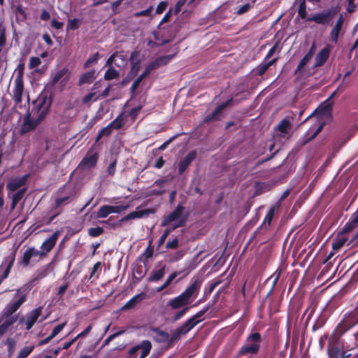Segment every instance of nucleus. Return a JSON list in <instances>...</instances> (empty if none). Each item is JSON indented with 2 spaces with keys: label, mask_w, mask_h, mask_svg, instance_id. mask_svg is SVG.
I'll list each match as a JSON object with an SVG mask.
<instances>
[{
  "label": "nucleus",
  "mask_w": 358,
  "mask_h": 358,
  "mask_svg": "<svg viewBox=\"0 0 358 358\" xmlns=\"http://www.w3.org/2000/svg\"><path fill=\"white\" fill-rule=\"evenodd\" d=\"M201 287V281L196 279L178 296L171 299L167 306L173 310L184 308L192 301V298H196Z\"/></svg>",
  "instance_id": "obj_1"
},
{
  "label": "nucleus",
  "mask_w": 358,
  "mask_h": 358,
  "mask_svg": "<svg viewBox=\"0 0 358 358\" xmlns=\"http://www.w3.org/2000/svg\"><path fill=\"white\" fill-rule=\"evenodd\" d=\"M324 338L328 339V352L330 358H350V350L354 346L345 345L342 337H320V343L324 342Z\"/></svg>",
  "instance_id": "obj_2"
},
{
  "label": "nucleus",
  "mask_w": 358,
  "mask_h": 358,
  "mask_svg": "<svg viewBox=\"0 0 358 358\" xmlns=\"http://www.w3.org/2000/svg\"><path fill=\"white\" fill-rule=\"evenodd\" d=\"M336 94V92H334L330 97L323 103L313 114L309 117V120H316L315 125L316 129L313 132L312 137L316 136L322 129L323 126L326 122L331 119V105L332 102L331 99Z\"/></svg>",
  "instance_id": "obj_3"
},
{
  "label": "nucleus",
  "mask_w": 358,
  "mask_h": 358,
  "mask_svg": "<svg viewBox=\"0 0 358 358\" xmlns=\"http://www.w3.org/2000/svg\"><path fill=\"white\" fill-rule=\"evenodd\" d=\"M51 103L52 101L50 97L48 96L46 94H40L33 102L34 108L29 113L32 115L34 114L39 120H43L47 115Z\"/></svg>",
  "instance_id": "obj_4"
},
{
  "label": "nucleus",
  "mask_w": 358,
  "mask_h": 358,
  "mask_svg": "<svg viewBox=\"0 0 358 358\" xmlns=\"http://www.w3.org/2000/svg\"><path fill=\"white\" fill-rule=\"evenodd\" d=\"M186 220V217L183 214V208L178 206L174 211L165 217L162 222V226L166 227L172 224V229L182 226Z\"/></svg>",
  "instance_id": "obj_5"
},
{
  "label": "nucleus",
  "mask_w": 358,
  "mask_h": 358,
  "mask_svg": "<svg viewBox=\"0 0 358 358\" xmlns=\"http://www.w3.org/2000/svg\"><path fill=\"white\" fill-rule=\"evenodd\" d=\"M152 348V344L149 341H143L131 348L128 351V358H145Z\"/></svg>",
  "instance_id": "obj_6"
},
{
  "label": "nucleus",
  "mask_w": 358,
  "mask_h": 358,
  "mask_svg": "<svg viewBox=\"0 0 358 358\" xmlns=\"http://www.w3.org/2000/svg\"><path fill=\"white\" fill-rule=\"evenodd\" d=\"M338 12V7H333L325 12L315 14L311 17H308L307 20L310 22H315L317 24H331L332 19L334 17V16L336 15Z\"/></svg>",
  "instance_id": "obj_7"
},
{
  "label": "nucleus",
  "mask_w": 358,
  "mask_h": 358,
  "mask_svg": "<svg viewBox=\"0 0 358 358\" xmlns=\"http://www.w3.org/2000/svg\"><path fill=\"white\" fill-rule=\"evenodd\" d=\"M24 93V82L22 67L18 71L14 80V86L13 90L12 97L16 105H19L22 102V94Z\"/></svg>",
  "instance_id": "obj_8"
},
{
  "label": "nucleus",
  "mask_w": 358,
  "mask_h": 358,
  "mask_svg": "<svg viewBox=\"0 0 358 358\" xmlns=\"http://www.w3.org/2000/svg\"><path fill=\"white\" fill-rule=\"evenodd\" d=\"M261 341V337H248L246 343L241 347L238 352L241 356L248 355H255L259 349V343Z\"/></svg>",
  "instance_id": "obj_9"
},
{
  "label": "nucleus",
  "mask_w": 358,
  "mask_h": 358,
  "mask_svg": "<svg viewBox=\"0 0 358 358\" xmlns=\"http://www.w3.org/2000/svg\"><path fill=\"white\" fill-rule=\"evenodd\" d=\"M42 120H39L38 117L29 112H28L22 119V123L20 128L21 134H24L31 131L34 130Z\"/></svg>",
  "instance_id": "obj_10"
},
{
  "label": "nucleus",
  "mask_w": 358,
  "mask_h": 358,
  "mask_svg": "<svg viewBox=\"0 0 358 358\" xmlns=\"http://www.w3.org/2000/svg\"><path fill=\"white\" fill-rule=\"evenodd\" d=\"M15 259V252L10 253L3 261L0 266V284L9 275L10 269L14 264Z\"/></svg>",
  "instance_id": "obj_11"
},
{
  "label": "nucleus",
  "mask_w": 358,
  "mask_h": 358,
  "mask_svg": "<svg viewBox=\"0 0 358 358\" xmlns=\"http://www.w3.org/2000/svg\"><path fill=\"white\" fill-rule=\"evenodd\" d=\"M41 308L31 310L25 317L20 320V324L24 325L26 329H30L41 316Z\"/></svg>",
  "instance_id": "obj_12"
},
{
  "label": "nucleus",
  "mask_w": 358,
  "mask_h": 358,
  "mask_svg": "<svg viewBox=\"0 0 358 358\" xmlns=\"http://www.w3.org/2000/svg\"><path fill=\"white\" fill-rule=\"evenodd\" d=\"M26 295L22 294L21 289H17L13 301L10 302L6 307V313L12 316L20 306L25 301Z\"/></svg>",
  "instance_id": "obj_13"
},
{
  "label": "nucleus",
  "mask_w": 358,
  "mask_h": 358,
  "mask_svg": "<svg viewBox=\"0 0 358 358\" xmlns=\"http://www.w3.org/2000/svg\"><path fill=\"white\" fill-rule=\"evenodd\" d=\"M208 310V307L203 308L201 310L198 312L191 318H189L182 327V332L183 334L187 333L192 329L196 324L203 320V315Z\"/></svg>",
  "instance_id": "obj_14"
},
{
  "label": "nucleus",
  "mask_w": 358,
  "mask_h": 358,
  "mask_svg": "<svg viewBox=\"0 0 358 358\" xmlns=\"http://www.w3.org/2000/svg\"><path fill=\"white\" fill-rule=\"evenodd\" d=\"M97 159L98 153L95 150L92 148L87 152V155L80 162L78 166L83 169L92 168L96 164Z\"/></svg>",
  "instance_id": "obj_15"
},
{
  "label": "nucleus",
  "mask_w": 358,
  "mask_h": 358,
  "mask_svg": "<svg viewBox=\"0 0 358 358\" xmlns=\"http://www.w3.org/2000/svg\"><path fill=\"white\" fill-rule=\"evenodd\" d=\"M156 210L155 208H149V209H141V207L136 208V210L131 212L122 217L120 220V222H127L130 220L142 218L144 217H148L150 214H154Z\"/></svg>",
  "instance_id": "obj_16"
},
{
  "label": "nucleus",
  "mask_w": 358,
  "mask_h": 358,
  "mask_svg": "<svg viewBox=\"0 0 358 358\" xmlns=\"http://www.w3.org/2000/svg\"><path fill=\"white\" fill-rule=\"evenodd\" d=\"M61 234V231H56L50 237L42 243L41 248L43 252H45V255H47L55 247Z\"/></svg>",
  "instance_id": "obj_17"
},
{
  "label": "nucleus",
  "mask_w": 358,
  "mask_h": 358,
  "mask_svg": "<svg viewBox=\"0 0 358 358\" xmlns=\"http://www.w3.org/2000/svg\"><path fill=\"white\" fill-rule=\"evenodd\" d=\"M27 179V176L15 177L9 179L6 187L9 191L14 192L22 187Z\"/></svg>",
  "instance_id": "obj_18"
},
{
  "label": "nucleus",
  "mask_w": 358,
  "mask_h": 358,
  "mask_svg": "<svg viewBox=\"0 0 358 358\" xmlns=\"http://www.w3.org/2000/svg\"><path fill=\"white\" fill-rule=\"evenodd\" d=\"M344 23V18L343 15H340L338 19L337 20L335 25L332 28L330 34L329 38L330 41L334 43H336L338 41L339 34L341 31V28Z\"/></svg>",
  "instance_id": "obj_19"
},
{
  "label": "nucleus",
  "mask_w": 358,
  "mask_h": 358,
  "mask_svg": "<svg viewBox=\"0 0 358 358\" xmlns=\"http://www.w3.org/2000/svg\"><path fill=\"white\" fill-rule=\"evenodd\" d=\"M180 337H155V341L161 343V348L164 350L173 347Z\"/></svg>",
  "instance_id": "obj_20"
},
{
  "label": "nucleus",
  "mask_w": 358,
  "mask_h": 358,
  "mask_svg": "<svg viewBox=\"0 0 358 358\" xmlns=\"http://www.w3.org/2000/svg\"><path fill=\"white\" fill-rule=\"evenodd\" d=\"M173 58L172 55H166L157 58L155 61L150 62L148 66L150 69L154 70L168 64Z\"/></svg>",
  "instance_id": "obj_21"
},
{
  "label": "nucleus",
  "mask_w": 358,
  "mask_h": 358,
  "mask_svg": "<svg viewBox=\"0 0 358 358\" xmlns=\"http://www.w3.org/2000/svg\"><path fill=\"white\" fill-rule=\"evenodd\" d=\"M196 152L195 151H192L184 157V159L180 162L179 164V173L180 174L185 171V169L188 167L191 162L196 158Z\"/></svg>",
  "instance_id": "obj_22"
},
{
  "label": "nucleus",
  "mask_w": 358,
  "mask_h": 358,
  "mask_svg": "<svg viewBox=\"0 0 358 358\" xmlns=\"http://www.w3.org/2000/svg\"><path fill=\"white\" fill-rule=\"evenodd\" d=\"M278 131L280 132V136L287 138L291 129V122L287 118L283 119L278 125Z\"/></svg>",
  "instance_id": "obj_23"
},
{
  "label": "nucleus",
  "mask_w": 358,
  "mask_h": 358,
  "mask_svg": "<svg viewBox=\"0 0 358 358\" xmlns=\"http://www.w3.org/2000/svg\"><path fill=\"white\" fill-rule=\"evenodd\" d=\"M69 79V72L66 69H62L56 72L52 76V83L53 85L56 84L59 81H61L62 84H64Z\"/></svg>",
  "instance_id": "obj_24"
},
{
  "label": "nucleus",
  "mask_w": 358,
  "mask_h": 358,
  "mask_svg": "<svg viewBox=\"0 0 358 358\" xmlns=\"http://www.w3.org/2000/svg\"><path fill=\"white\" fill-rule=\"evenodd\" d=\"M159 268L158 269L156 268L152 271L148 278L149 281L155 282L163 278L165 274L166 266L164 264H159Z\"/></svg>",
  "instance_id": "obj_25"
},
{
  "label": "nucleus",
  "mask_w": 358,
  "mask_h": 358,
  "mask_svg": "<svg viewBox=\"0 0 358 358\" xmlns=\"http://www.w3.org/2000/svg\"><path fill=\"white\" fill-rule=\"evenodd\" d=\"M145 294L141 293L133 296L129 301H127L122 307V310H129L133 308L136 304L145 299Z\"/></svg>",
  "instance_id": "obj_26"
},
{
  "label": "nucleus",
  "mask_w": 358,
  "mask_h": 358,
  "mask_svg": "<svg viewBox=\"0 0 358 358\" xmlns=\"http://www.w3.org/2000/svg\"><path fill=\"white\" fill-rule=\"evenodd\" d=\"M231 100H229L222 104H220L212 113V115L207 116L205 118L206 122H210L214 120H219L220 118V113L222 110L224 109L231 103Z\"/></svg>",
  "instance_id": "obj_27"
},
{
  "label": "nucleus",
  "mask_w": 358,
  "mask_h": 358,
  "mask_svg": "<svg viewBox=\"0 0 358 358\" xmlns=\"http://www.w3.org/2000/svg\"><path fill=\"white\" fill-rule=\"evenodd\" d=\"M13 316H7L5 319L0 320V335L7 333L8 329L15 322Z\"/></svg>",
  "instance_id": "obj_28"
},
{
  "label": "nucleus",
  "mask_w": 358,
  "mask_h": 358,
  "mask_svg": "<svg viewBox=\"0 0 358 358\" xmlns=\"http://www.w3.org/2000/svg\"><path fill=\"white\" fill-rule=\"evenodd\" d=\"M356 217V213L355 212L352 215L349 222H348L342 229L341 234L345 235V234L350 231L358 225V220H357Z\"/></svg>",
  "instance_id": "obj_29"
},
{
  "label": "nucleus",
  "mask_w": 358,
  "mask_h": 358,
  "mask_svg": "<svg viewBox=\"0 0 358 358\" xmlns=\"http://www.w3.org/2000/svg\"><path fill=\"white\" fill-rule=\"evenodd\" d=\"M329 51L327 48L322 49L315 57V66H322L329 57Z\"/></svg>",
  "instance_id": "obj_30"
},
{
  "label": "nucleus",
  "mask_w": 358,
  "mask_h": 358,
  "mask_svg": "<svg viewBox=\"0 0 358 358\" xmlns=\"http://www.w3.org/2000/svg\"><path fill=\"white\" fill-rule=\"evenodd\" d=\"M348 238L343 234H340L338 237L334 239L332 243L333 250H340L347 242Z\"/></svg>",
  "instance_id": "obj_31"
},
{
  "label": "nucleus",
  "mask_w": 358,
  "mask_h": 358,
  "mask_svg": "<svg viewBox=\"0 0 358 358\" xmlns=\"http://www.w3.org/2000/svg\"><path fill=\"white\" fill-rule=\"evenodd\" d=\"M351 327L352 324L350 322H341L338 324L334 331L335 336H341L342 334H345Z\"/></svg>",
  "instance_id": "obj_32"
},
{
  "label": "nucleus",
  "mask_w": 358,
  "mask_h": 358,
  "mask_svg": "<svg viewBox=\"0 0 358 358\" xmlns=\"http://www.w3.org/2000/svg\"><path fill=\"white\" fill-rule=\"evenodd\" d=\"M143 334L149 336H169L168 334H166L159 328H154L150 326H146L144 327Z\"/></svg>",
  "instance_id": "obj_33"
},
{
  "label": "nucleus",
  "mask_w": 358,
  "mask_h": 358,
  "mask_svg": "<svg viewBox=\"0 0 358 358\" xmlns=\"http://www.w3.org/2000/svg\"><path fill=\"white\" fill-rule=\"evenodd\" d=\"M35 348L34 345H26L22 348L16 358H27Z\"/></svg>",
  "instance_id": "obj_34"
},
{
  "label": "nucleus",
  "mask_w": 358,
  "mask_h": 358,
  "mask_svg": "<svg viewBox=\"0 0 358 358\" xmlns=\"http://www.w3.org/2000/svg\"><path fill=\"white\" fill-rule=\"evenodd\" d=\"M6 344L8 348V357H10L15 352V347H16V341L13 337H8L6 341Z\"/></svg>",
  "instance_id": "obj_35"
},
{
  "label": "nucleus",
  "mask_w": 358,
  "mask_h": 358,
  "mask_svg": "<svg viewBox=\"0 0 358 358\" xmlns=\"http://www.w3.org/2000/svg\"><path fill=\"white\" fill-rule=\"evenodd\" d=\"M24 189H20L15 192L12 198V203H11V208L14 209L17 204V203L22 199L24 194Z\"/></svg>",
  "instance_id": "obj_36"
},
{
  "label": "nucleus",
  "mask_w": 358,
  "mask_h": 358,
  "mask_svg": "<svg viewBox=\"0 0 358 358\" xmlns=\"http://www.w3.org/2000/svg\"><path fill=\"white\" fill-rule=\"evenodd\" d=\"M111 214L110 206L104 205L102 206L97 212V217L106 218L108 215Z\"/></svg>",
  "instance_id": "obj_37"
},
{
  "label": "nucleus",
  "mask_w": 358,
  "mask_h": 358,
  "mask_svg": "<svg viewBox=\"0 0 358 358\" xmlns=\"http://www.w3.org/2000/svg\"><path fill=\"white\" fill-rule=\"evenodd\" d=\"M177 275H178V273L177 272H173V273H171L167 278V279L164 282V284L162 285L160 287H159L157 289V291L159 292H162L163 289H164L166 287H167L171 283V282L177 277Z\"/></svg>",
  "instance_id": "obj_38"
},
{
  "label": "nucleus",
  "mask_w": 358,
  "mask_h": 358,
  "mask_svg": "<svg viewBox=\"0 0 358 358\" xmlns=\"http://www.w3.org/2000/svg\"><path fill=\"white\" fill-rule=\"evenodd\" d=\"M252 8V3H245L236 8L235 13L238 15H241L248 13Z\"/></svg>",
  "instance_id": "obj_39"
},
{
  "label": "nucleus",
  "mask_w": 358,
  "mask_h": 358,
  "mask_svg": "<svg viewBox=\"0 0 358 358\" xmlns=\"http://www.w3.org/2000/svg\"><path fill=\"white\" fill-rule=\"evenodd\" d=\"M94 79V71H92L83 74L80 79V84L91 83Z\"/></svg>",
  "instance_id": "obj_40"
},
{
  "label": "nucleus",
  "mask_w": 358,
  "mask_h": 358,
  "mask_svg": "<svg viewBox=\"0 0 358 358\" xmlns=\"http://www.w3.org/2000/svg\"><path fill=\"white\" fill-rule=\"evenodd\" d=\"M275 62V59L271 60V62L260 64L256 69L257 73L259 76L263 75L268 69V67L273 64Z\"/></svg>",
  "instance_id": "obj_41"
},
{
  "label": "nucleus",
  "mask_w": 358,
  "mask_h": 358,
  "mask_svg": "<svg viewBox=\"0 0 358 358\" xmlns=\"http://www.w3.org/2000/svg\"><path fill=\"white\" fill-rule=\"evenodd\" d=\"M118 72L114 68H109L104 75V78L107 80H110L118 77Z\"/></svg>",
  "instance_id": "obj_42"
},
{
  "label": "nucleus",
  "mask_w": 358,
  "mask_h": 358,
  "mask_svg": "<svg viewBox=\"0 0 358 358\" xmlns=\"http://www.w3.org/2000/svg\"><path fill=\"white\" fill-rule=\"evenodd\" d=\"M275 210V206H273L268 210L267 215L265 217L264 221V224L265 227L266 225L267 226H270L271 222V221L273 220V217L274 216Z\"/></svg>",
  "instance_id": "obj_43"
},
{
  "label": "nucleus",
  "mask_w": 358,
  "mask_h": 358,
  "mask_svg": "<svg viewBox=\"0 0 358 358\" xmlns=\"http://www.w3.org/2000/svg\"><path fill=\"white\" fill-rule=\"evenodd\" d=\"M124 120L122 117H117L113 122H110V125L113 129H118L124 124Z\"/></svg>",
  "instance_id": "obj_44"
},
{
  "label": "nucleus",
  "mask_w": 358,
  "mask_h": 358,
  "mask_svg": "<svg viewBox=\"0 0 358 358\" xmlns=\"http://www.w3.org/2000/svg\"><path fill=\"white\" fill-rule=\"evenodd\" d=\"M32 258L31 253L28 248L23 254L21 263L24 266H27L29 265L30 259Z\"/></svg>",
  "instance_id": "obj_45"
},
{
  "label": "nucleus",
  "mask_w": 358,
  "mask_h": 358,
  "mask_svg": "<svg viewBox=\"0 0 358 358\" xmlns=\"http://www.w3.org/2000/svg\"><path fill=\"white\" fill-rule=\"evenodd\" d=\"M103 229L101 227L90 228L88 230V234L92 237H96L103 234Z\"/></svg>",
  "instance_id": "obj_46"
},
{
  "label": "nucleus",
  "mask_w": 358,
  "mask_h": 358,
  "mask_svg": "<svg viewBox=\"0 0 358 358\" xmlns=\"http://www.w3.org/2000/svg\"><path fill=\"white\" fill-rule=\"evenodd\" d=\"M41 64V59L36 57H31L29 62V68L30 69L38 66Z\"/></svg>",
  "instance_id": "obj_47"
},
{
  "label": "nucleus",
  "mask_w": 358,
  "mask_h": 358,
  "mask_svg": "<svg viewBox=\"0 0 358 358\" xmlns=\"http://www.w3.org/2000/svg\"><path fill=\"white\" fill-rule=\"evenodd\" d=\"M298 14L299 15L304 19L306 16V2L305 0H303L301 3L299 4V9H298Z\"/></svg>",
  "instance_id": "obj_48"
},
{
  "label": "nucleus",
  "mask_w": 358,
  "mask_h": 358,
  "mask_svg": "<svg viewBox=\"0 0 358 358\" xmlns=\"http://www.w3.org/2000/svg\"><path fill=\"white\" fill-rule=\"evenodd\" d=\"M112 129L113 128L110 124L103 128L98 134L97 141L103 136H109L112 131Z\"/></svg>",
  "instance_id": "obj_49"
},
{
  "label": "nucleus",
  "mask_w": 358,
  "mask_h": 358,
  "mask_svg": "<svg viewBox=\"0 0 358 358\" xmlns=\"http://www.w3.org/2000/svg\"><path fill=\"white\" fill-rule=\"evenodd\" d=\"M129 206H110L111 213H120L128 208Z\"/></svg>",
  "instance_id": "obj_50"
},
{
  "label": "nucleus",
  "mask_w": 358,
  "mask_h": 358,
  "mask_svg": "<svg viewBox=\"0 0 358 358\" xmlns=\"http://www.w3.org/2000/svg\"><path fill=\"white\" fill-rule=\"evenodd\" d=\"M99 99V96L96 95V92H91L90 94H88L87 95H86L83 99V102L85 103H87L90 101H96L97 99Z\"/></svg>",
  "instance_id": "obj_51"
},
{
  "label": "nucleus",
  "mask_w": 358,
  "mask_h": 358,
  "mask_svg": "<svg viewBox=\"0 0 358 358\" xmlns=\"http://www.w3.org/2000/svg\"><path fill=\"white\" fill-rule=\"evenodd\" d=\"M29 249L31 253L32 257H43L46 255L45 254V252H43L42 249L41 250H36L34 248H29Z\"/></svg>",
  "instance_id": "obj_52"
},
{
  "label": "nucleus",
  "mask_w": 358,
  "mask_h": 358,
  "mask_svg": "<svg viewBox=\"0 0 358 358\" xmlns=\"http://www.w3.org/2000/svg\"><path fill=\"white\" fill-rule=\"evenodd\" d=\"M173 229L171 228H167L164 230V233L159 239V245H162L165 242L167 236L171 232Z\"/></svg>",
  "instance_id": "obj_53"
},
{
  "label": "nucleus",
  "mask_w": 358,
  "mask_h": 358,
  "mask_svg": "<svg viewBox=\"0 0 358 358\" xmlns=\"http://www.w3.org/2000/svg\"><path fill=\"white\" fill-rule=\"evenodd\" d=\"M120 55H119L117 52H115L107 60L106 64L108 66H110L113 64H115L117 66H119L120 64L116 62V59L117 57H120Z\"/></svg>",
  "instance_id": "obj_54"
},
{
  "label": "nucleus",
  "mask_w": 358,
  "mask_h": 358,
  "mask_svg": "<svg viewBox=\"0 0 358 358\" xmlns=\"http://www.w3.org/2000/svg\"><path fill=\"white\" fill-rule=\"evenodd\" d=\"M310 60V59L305 55L303 58L300 61L296 68V72L300 71L309 62Z\"/></svg>",
  "instance_id": "obj_55"
},
{
  "label": "nucleus",
  "mask_w": 358,
  "mask_h": 358,
  "mask_svg": "<svg viewBox=\"0 0 358 358\" xmlns=\"http://www.w3.org/2000/svg\"><path fill=\"white\" fill-rule=\"evenodd\" d=\"M188 310L189 307H185L182 308V310H180V311L175 314V315L173 317V320L175 321L178 320L185 315V314L187 312Z\"/></svg>",
  "instance_id": "obj_56"
},
{
  "label": "nucleus",
  "mask_w": 358,
  "mask_h": 358,
  "mask_svg": "<svg viewBox=\"0 0 358 358\" xmlns=\"http://www.w3.org/2000/svg\"><path fill=\"white\" fill-rule=\"evenodd\" d=\"M100 267H101V263L97 262L96 263L91 271L90 278H92L96 275V278H98V275L96 273L100 271Z\"/></svg>",
  "instance_id": "obj_57"
},
{
  "label": "nucleus",
  "mask_w": 358,
  "mask_h": 358,
  "mask_svg": "<svg viewBox=\"0 0 358 358\" xmlns=\"http://www.w3.org/2000/svg\"><path fill=\"white\" fill-rule=\"evenodd\" d=\"M99 55L98 53L94 54L92 57H90L85 62V67L87 68L90 66L92 64L96 63L98 61Z\"/></svg>",
  "instance_id": "obj_58"
},
{
  "label": "nucleus",
  "mask_w": 358,
  "mask_h": 358,
  "mask_svg": "<svg viewBox=\"0 0 358 358\" xmlns=\"http://www.w3.org/2000/svg\"><path fill=\"white\" fill-rule=\"evenodd\" d=\"M153 10L152 6H150L148 9L137 12L134 14V16L136 17H141V16H148L151 14L152 11Z\"/></svg>",
  "instance_id": "obj_59"
},
{
  "label": "nucleus",
  "mask_w": 358,
  "mask_h": 358,
  "mask_svg": "<svg viewBox=\"0 0 358 358\" xmlns=\"http://www.w3.org/2000/svg\"><path fill=\"white\" fill-rule=\"evenodd\" d=\"M70 201V196H64V197H59L56 199L55 200V204L57 207H59L63 203H66L69 202Z\"/></svg>",
  "instance_id": "obj_60"
},
{
  "label": "nucleus",
  "mask_w": 358,
  "mask_h": 358,
  "mask_svg": "<svg viewBox=\"0 0 358 358\" xmlns=\"http://www.w3.org/2000/svg\"><path fill=\"white\" fill-rule=\"evenodd\" d=\"M6 43L5 28L0 24V47L3 46Z\"/></svg>",
  "instance_id": "obj_61"
},
{
  "label": "nucleus",
  "mask_w": 358,
  "mask_h": 358,
  "mask_svg": "<svg viewBox=\"0 0 358 358\" xmlns=\"http://www.w3.org/2000/svg\"><path fill=\"white\" fill-rule=\"evenodd\" d=\"M168 6V3L166 1H162L160 2L156 9V13L161 14L166 9Z\"/></svg>",
  "instance_id": "obj_62"
},
{
  "label": "nucleus",
  "mask_w": 358,
  "mask_h": 358,
  "mask_svg": "<svg viewBox=\"0 0 358 358\" xmlns=\"http://www.w3.org/2000/svg\"><path fill=\"white\" fill-rule=\"evenodd\" d=\"M66 325V323H62L60 324L57 325L52 330V332L50 336H57L59 334L61 331L63 329L64 326Z\"/></svg>",
  "instance_id": "obj_63"
},
{
  "label": "nucleus",
  "mask_w": 358,
  "mask_h": 358,
  "mask_svg": "<svg viewBox=\"0 0 358 358\" xmlns=\"http://www.w3.org/2000/svg\"><path fill=\"white\" fill-rule=\"evenodd\" d=\"M185 0H180L176 3V4L175 5V7H174V9H173L174 13L176 15L178 14L181 10V8H182V6L185 4Z\"/></svg>",
  "instance_id": "obj_64"
}]
</instances>
